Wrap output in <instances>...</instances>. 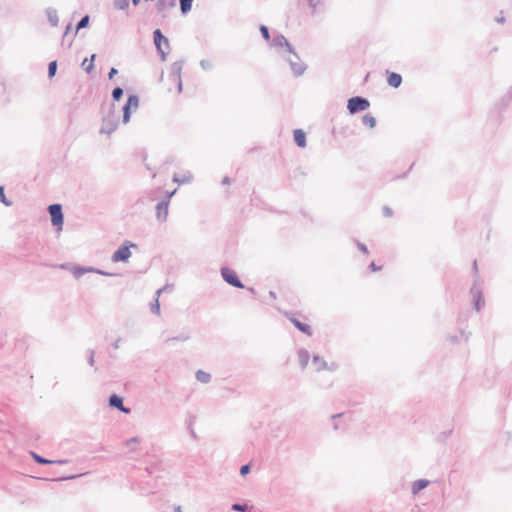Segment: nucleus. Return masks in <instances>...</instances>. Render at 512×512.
<instances>
[{
	"label": "nucleus",
	"instance_id": "6e6552de",
	"mask_svg": "<svg viewBox=\"0 0 512 512\" xmlns=\"http://www.w3.org/2000/svg\"><path fill=\"white\" fill-rule=\"evenodd\" d=\"M289 320L293 323V325L302 333L311 336L313 334V329L310 324L301 322L294 315L289 316Z\"/></svg>",
	"mask_w": 512,
	"mask_h": 512
},
{
	"label": "nucleus",
	"instance_id": "1a4fd4ad",
	"mask_svg": "<svg viewBox=\"0 0 512 512\" xmlns=\"http://www.w3.org/2000/svg\"><path fill=\"white\" fill-rule=\"evenodd\" d=\"M168 201L159 203L156 207V217L158 221L164 222L168 216Z\"/></svg>",
	"mask_w": 512,
	"mask_h": 512
},
{
	"label": "nucleus",
	"instance_id": "a878e982",
	"mask_svg": "<svg viewBox=\"0 0 512 512\" xmlns=\"http://www.w3.org/2000/svg\"><path fill=\"white\" fill-rule=\"evenodd\" d=\"M232 509L235 510V511L245 512L247 510V506L246 505H241V504H234L232 506Z\"/></svg>",
	"mask_w": 512,
	"mask_h": 512
},
{
	"label": "nucleus",
	"instance_id": "dca6fc26",
	"mask_svg": "<svg viewBox=\"0 0 512 512\" xmlns=\"http://www.w3.org/2000/svg\"><path fill=\"white\" fill-rule=\"evenodd\" d=\"M428 485V481L426 480H418L413 483L412 491L414 494H417L419 491L424 489Z\"/></svg>",
	"mask_w": 512,
	"mask_h": 512
},
{
	"label": "nucleus",
	"instance_id": "6ab92c4d",
	"mask_svg": "<svg viewBox=\"0 0 512 512\" xmlns=\"http://www.w3.org/2000/svg\"><path fill=\"white\" fill-rule=\"evenodd\" d=\"M193 0H180L181 11L187 13L191 10Z\"/></svg>",
	"mask_w": 512,
	"mask_h": 512
},
{
	"label": "nucleus",
	"instance_id": "f03ea898",
	"mask_svg": "<svg viewBox=\"0 0 512 512\" xmlns=\"http://www.w3.org/2000/svg\"><path fill=\"white\" fill-rule=\"evenodd\" d=\"M370 106L368 100L361 97H352L348 100L347 108L351 114L364 111Z\"/></svg>",
	"mask_w": 512,
	"mask_h": 512
},
{
	"label": "nucleus",
	"instance_id": "e433bc0d",
	"mask_svg": "<svg viewBox=\"0 0 512 512\" xmlns=\"http://www.w3.org/2000/svg\"><path fill=\"white\" fill-rule=\"evenodd\" d=\"M223 183H226V184H228V183H229V180H228V178H225V179L223 180Z\"/></svg>",
	"mask_w": 512,
	"mask_h": 512
},
{
	"label": "nucleus",
	"instance_id": "bb28decb",
	"mask_svg": "<svg viewBox=\"0 0 512 512\" xmlns=\"http://www.w3.org/2000/svg\"><path fill=\"white\" fill-rule=\"evenodd\" d=\"M260 31L263 35V37L266 39V40H269L270 36H269V32H268V29L266 26H261L260 28Z\"/></svg>",
	"mask_w": 512,
	"mask_h": 512
},
{
	"label": "nucleus",
	"instance_id": "9b49d317",
	"mask_svg": "<svg viewBox=\"0 0 512 512\" xmlns=\"http://www.w3.org/2000/svg\"><path fill=\"white\" fill-rule=\"evenodd\" d=\"M294 140L296 142V144L301 147V148H304L306 146V134L303 130L301 129H296L294 130Z\"/></svg>",
	"mask_w": 512,
	"mask_h": 512
},
{
	"label": "nucleus",
	"instance_id": "c85d7f7f",
	"mask_svg": "<svg viewBox=\"0 0 512 512\" xmlns=\"http://www.w3.org/2000/svg\"><path fill=\"white\" fill-rule=\"evenodd\" d=\"M0 201L3 202L6 205H9V202L6 201L4 190L2 187H0Z\"/></svg>",
	"mask_w": 512,
	"mask_h": 512
},
{
	"label": "nucleus",
	"instance_id": "4c0bfd02",
	"mask_svg": "<svg viewBox=\"0 0 512 512\" xmlns=\"http://www.w3.org/2000/svg\"><path fill=\"white\" fill-rule=\"evenodd\" d=\"M69 29H70V27L68 26V27L66 28L65 34H67V33H68Z\"/></svg>",
	"mask_w": 512,
	"mask_h": 512
},
{
	"label": "nucleus",
	"instance_id": "a211bd4d",
	"mask_svg": "<svg viewBox=\"0 0 512 512\" xmlns=\"http://www.w3.org/2000/svg\"><path fill=\"white\" fill-rule=\"evenodd\" d=\"M362 120H363V123H364L367 127H369V128H373V127H375V125H376V120H375V118H374L373 116H371V115H368V114H367V115H364V116H363V118H362Z\"/></svg>",
	"mask_w": 512,
	"mask_h": 512
},
{
	"label": "nucleus",
	"instance_id": "72a5a7b5",
	"mask_svg": "<svg viewBox=\"0 0 512 512\" xmlns=\"http://www.w3.org/2000/svg\"><path fill=\"white\" fill-rule=\"evenodd\" d=\"M164 2H165V0H160V4H161V5H163V4H164ZM169 4H170L171 6H174V5H175V0H170Z\"/></svg>",
	"mask_w": 512,
	"mask_h": 512
},
{
	"label": "nucleus",
	"instance_id": "aec40b11",
	"mask_svg": "<svg viewBox=\"0 0 512 512\" xmlns=\"http://www.w3.org/2000/svg\"><path fill=\"white\" fill-rule=\"evenodd\" d=\"M196 378L201 382L207 383L210 380V375L204 371H198Z\"/></svg>",
	"mask_w": 512,
	"mask_h": 512
},
{
	"label": "nucleus",
	"instance_id": "7c9ffc66",
	"mask_svg": "<svg viewBox=\"0 0 512 512\" xmlns=\"http://www.w3.org/2000/svg\"><path fill=\"white\" fill-rule=\"evenodd\" d=\"M118 73L117 69L112 68L109 72V78L112 79Z\"/></svg>",
	"mask_w": 512,
	"mask_h": 512
},
{
	"label": "nucleus",
	"instance_id": "9d476101",
	"mask_svg": "<svg viewBox=\"0 0 512 512\" xmlns=\"http://www.w3.org/2000/svg\"><path fill=\"white\" fill-rule=\"evenodd\" d=\"M387 74V83L389 86L393 88H398L402 83V77L400 74L395 72H386Z\"/></svg>",
	"mask_w": 512,
	"mask_h": 512
},
{
	"label": "nucleus",
	"instance_id": "2f4dec72",
	"mask_svg": "<svg viewBox=\"0 0 512 512\" xmlns=\"http://www.w3.org/2000/svg\"><path fill=\"white\" fill-rule=\"evenodd\" d=\"M370 268H371V270H372V271H374V272H375V271H378V270H380V269H381V267L376 266V264H375V263H371V264H370Z\"/></svg>",
	"mask_w": 512,
	"mask_h": 512
},
{
	"label": "nucleus",
	"instance_id": "7ed1b4c3",
	"mask_svg": "<svg viewBox=\"0 0 512 512\" xmlns=\"http://www.w3.org/2000/svg\"><path fill=\"white\" fill-rule=\"evenodd\" d=\"M154 42L157 49L161 53L162 59L164 60L166 53L169 50V41L161 34V31L159 29L154 31Z\"/></svg>",
	"mask_w": 512,
	"mask_h": 512
},
{
	"label": "nucleus",
	"instance_id": "cd10ccee",
	"mask_svg": "<svg viewBox=\"0 0 512 512\" xmlns=\"http://www.w3.org/2000/svg\"><path fill=\"white\" fill-rule=\"evenodd\" d=\"M321 0H309V5L313 10L317 8V6L320 4Z\"/></svg>",
	"mask_w": 512,
	"mask_h": 512
},
{
	"label": "nucleus",
	"instance_id": "c9c22d12",
	"mask_svg": "<svg viewBox=\"0 0 512 512\" xmlns=\"http://www.w3.org/2000/svg\"><path fill=\"white\" fill-rule=\"evenodd\" d=\"M361 249H362L363 252H365V253L367 252V249H366L365 246H361Z\"/></svg>",
	"mask_w": 512,
	"mask_h": 512
},
{
	"label": "nucleus",
	"instance_id": "f704fd0d",
	"mask_svg": "<svg viewBox=\"0 0 512 512\" xmlns=\"http://www.w3.org/2000/svg\"><path fill=\"white\" fill-rule=\"evenodd\" d=\"M133 4L136 6L140 3V0H132Z\"/></svg>",
	"mask_w": 512,
	"mask_h": 512
},
{
	"label": "nucleus",
	"instance_id": "f8f14e48",
	"mask_svg": "<svg viewBox=\"0 0 512 512\" xmlns=\"http://www.w3.org/2000/svg\"><path fill=\"white\" fill-rule=\"evenodd\" d=\"M472 299L474 301V307L476 310H480L482 304L484 303L481 292L478 289H472L470 292Z\"/></svg>",
	"mask_w": 512,
	"mask_h": 512
},
{
	"label": "nucleus",
	"instance_id": "f257e3e1",
	"mask_svg": "<svg viewBox=\"0 0 512 512\" xmlns=\"http://www.w3.org/2000/svg\"><path fill=\"white\" fill-rule=\"evenodd\" d=\"M161 83L163 89L167 92L180 93L182 91L181 66L177 63L169 66L166 71L162 73Z\"/></svg>",
	"mask_w": 512,
	"mask_h": 512
},
{
	"label": "nucleus",
	"instance_id": "39448f33",
	"mask_svg": "<svg viewBox=\"0 0 512 512\" xmlns=\"http://www.w3.org/2000/svg\"><path fill=\"white\" fill-rule=\"evenodd\" d=\"M49 213L51 216V222L54 226H57L59 229L62 228L63 225V214H62V207L60 204H53L50 205Z\"/></svg>",
	"mask_w": 512,
	"mask_h": 512
},
{
	"label": "nucleus",
	"instance_id": "c756f323",
	"mask_svg": "<svg viewBox=\"0 0 512 512\" xmlns=\"http://www.w3.org/2000/svg\"><path fill=\"white\" fill-rule=\"evenodd\" d=\"M249 470H250L249 465H244V466L241 467L240 472L244 476V475H246L249 472Z\"/></svg>",
	"mask_w": 512,
	"mask_h": 512
},
{
	"label": "nucleus",
	"instance_id": "20e7f679",
	"mask_svg": "<svg viewBox=\"0 0 512 512\" xmlns=\"http://www.w3.org/2000/svg\"><path fill=\"white\" fill-rule=\"evenodd\" d=\"M135 247L134 244H123L113 254V262H126L131 256L130 248Z\"/></svg>",
	"mask_w": 512,
	"mask_h": 512
},
{
	"label": "nucleus",
	"instance_id": "5701e85b",
	"mask_svg": "<svg viewBox=\"0 0 512 512\" xmlns=\"http://www.w3.org/2000/svg\"><path fill=\"white\" fill-rule=\"evenodd\" d=\"M33 458H34V460H35L37 463H40V464H50V463H52V461L47 460V459H44V458L40 457V456H39V455H37V454H33Z\"/></svg>",
	"mask_w": 512,
	"mask_h": 512
},
{
	"label": "nucleus",
	"instance_id": "412c9836",
	"mask_svg": "<svg viewBox=\"0 0 512 512\" xmlns=\"http://www.w3.org/2000/svg\"><path fill=\"white\" fill-rule=\"evenodd\" d=\"M56 69H57V62L56 61L50 62L49 67H48V74H49L50 78H52L55 75Z\"/></svg>",
	"mask_w": 512,
	"mask_h": 512
},
{
	"label": "nucleus",
	"instance_id": "473e14b6",
	"mask_svg": "<svg viewBox=\"0 0 512 512\" xmlns=\"http://www.w3.org/2000/svg\"><path fill=\"white\" fill-rule=\"evenodd\" d=\"M384 213L387 215V216H391L392 215V211L390 208H384Z\"/></svg>",
	"mask_w": 512,
	"mask_h": 512
},
{
	"label": "nucleus",
	"instance_id": "423d86ee",
	"mask_svg": "<svg viewBox=\"0 0 512 512\" xmlns=\"http://www.w3.org/2000/svg\"><path fill=\"white\" fill-rule=\"evenodd\" d=\"M221 275L223 279L232 286L243 288V284L238 279L236 272L230 268H222Z\"/></svg>",
	"mask_w": 512,
	"mask_h": 512
},
{
	"label": "nucleus",
	"instance_id": "b1692460",
	"mask_svg": "<svg viewBox=\"0 0 512 512\" xmlns=\"http://www.w3.org/2000/svg\"><path fill=\"white\" fill-rule=\"evenodd\" d=\"M308 353L306 351H301L299 353V358H300V361L303 365H306L307 364V361H308Z\"/></svg>",
	"mask_w": 512,
	"mask_h": 512
},
{
	"label": "nucleus",
	"instance_id": "393cba45",
	"mask_svg": "<svg viewBox=\"0 0 512 512\" xmlns=\"http://www.w3.org/2000/svg\"><path fill=\"white\" fill-rule=\"evenodd\" d=\"M122 94H123V90H122L121 88H119V87H118V88H115V89L113 90V93H112L113 98H114L115 100H119V99L121 98Z\"/></svg>",
	"mask_w": 512,
	"mask_h": 512
},
{
	"label": "nucleus",
	"instance_id": "4468645a",
	"mask_svg": "<svg viewBox=\"0 0 512 512\" xmlns=\"http://www.w3.org/2000/svg\"><path fill=\"white\" fill-rule=\"evenodd\" d=\"M109 402H110V405H111V406H114V407H116V408L120 409L121 411H123V412H125V413H129V409H127V408H125V407L123 406L122 399H121L119 396H117V395H112V396L110 397Z\"/></svg>",
	"mask_w": 512,
	"mask_h": 512
},
{
	"label": "nucleus",
	"instance_id": "ddd939ff",
	"mask_svg": "<svg viewBox=\"0 0 512 512\" xmlns=\"http://www.w3.org/2000/svg\"><path fill=\"white\" fill-rule=\"evenodd\" d=\"M313 365L315 367V371H321V370H325V369H334L335 366L332 365L331 367L328 366L327 362L324 361L322 358L320 357H314L313 358Z\"/></svg>",
	"mask_w": 512,
	"mask_h": 512
},
{
	"label": "nucleus",
	"instance_id": "0eeeda50",
	"mask_svg": "<svg viewBox=\"0 0 512 512\" xmlns=\"http://www.w3.org/2000/svg\"><path fill=\"white\" fill-rule=\"evenodd\" d=\"M139 105V99L135 95L129 96L126 105L124 106V122H128L130 118V112L136 111Z\"/></svg>",
	"mask_w": 512,
	"mask_h": 512
},
{
	"label": "nucleus",
	"instance_id": "2eb2a0df",
	"mask_svg": "<svg viewBox=\"0 0 512 512\" xmlns=\"http://www.w3.org/2000/svg\"><path fill=\"white\" fill-rule=\"evenodd\" d=\"M93 270L91 268H83V267H74L72 269V274L75 278L79 279L82 277L85 273L92 272Z\"/></svg>",
	"mask_w": 512,
	"mask_h": 512
},
{
	"label": "nucleus",
	"instance_id": "f3484780",
	"mask_svg": "<svg viewBox=\"0 0 512 512\" xmlns=\"http://www.w3.org/2000/svg\"><path fill=\"white\" fill-rule=\"evenodd\" d=\"M94 59H95V55H92L90 60H88L87 58L83 60L82 67L86 70V72L90 73L93 70Z\"/></svg>",
	"mask_w": 512,
	"mask_h": 512
},
{
	"label": "nucleus",
	"instance_id": "4be33fe9",
	"mask_svg": "<svg viewBox=\"0 0 512 512\" xmlns=\"http://www.w3.org/2000/svg\"><path fill=\"white\" fill-rule=\"evenodd\" d=\"M89 23V16L86 15L85 17H83L80 22L77 24V27H76V31L82 29V28H85Z\"/></svg>",
	"mask_w": 512,
	"mask_h": 512
}]
</instances>
